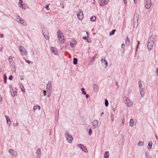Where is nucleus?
Returning a JSON list of instances; mask_svg holds the SVG:
<instances>
[{"label": "nucleus", "instance_id": "obj_14", "mask_svg": "<svg viewBox=\"0 0 158 158\" xmlns=\"http://www.w3.org/2000/svg\"><path fill=\"white\" fill-rule=\"evenodd\" d=\"M36 154L37 158H40L41 155V151L40 148H38L36 150Z\"/></svg>", "mask_w": 158, "mask_h": 158}, {"label": "nucleus", "instance_id": "obj_50", "mask_svg": "<svg viewBox=\"0 0 158 158\" xmlns=\"http://www.w3.org/2000/svg\"><path fill=\"white\" fill-rule=\"evenodd\" d=\"M13 125L14 126H17L18 125V123H16L15 124H13Z\"/></svg>", "mask_w": 158, "mask_h": 158}, {"label": "nucleus", "instance_id": "obj_40", "mask_svg": "<svg viewBox=\"0 0 158 158\" xmlns=\"http://www.w3.org/2000/svg\"><path fill=\"white\" fill-rule=\"evenodd\" d=\"M92 133V130L91 129H89V133H88V134L89 135H91Z\"/></svg>", "mask_w": 158, "mask_h": 158}, {"label": "nucleus", "instance_id": "obj_56", "mask_svg": "<svg viewBox=\"0 0 158 158\" xmlns=\"http://www.w3.org/2000/svg\"><path fill=\"white\" fill-rule=\"evenodd\" d=\"M115 84H116V85H117V86H118V87H119L118 85V83H117V82H116L115 83Z\"/></svg>", "mask_w": 158, "mask_h": 158}, {"label": "nucleus", "instance_id": "obj_46", "mask_svg": "<svg viewBox=\"0 0 158 158\" xmlns=\"http://www.w3.org/2000/svg\"><path fill=\"white\" fill-rule=\"evenodd\" d=\"M51 93H47V96L48 97H49L51 95Z\"/></svg>", "mask_w": 158, "mask_h": 158}, {"label": "nucleus", "instance_id": "obj_9", "mask_svg": "<svg viewBox=\"0 0 158 158\" xmlns=\"http://www.w3.org/2000/svg\"><path fill=\"white\" fill-rule=\"evenodd\" d=\"M77 15L79 20H81L83 18V14L81 10H80L77 13Z\"/></svg>", "mask_w": 158, "mask_h": 158}, {"label": "nucleus", "instance_id": "obj_4", "mask_svg": "<svg viewBox=\"0 0 158 158\" xmlns=\"http://www.w3.org/2000/svg\"><path fill=\"white\" fill-rule=\"evenodd\" d=\"M65 135L67 142L69 143H71L73 139L72 135L67 131L65 132Z\"/></svg>", "mask_w": 158, "mask_h": 158}, {"label": "nucleus", "instance_id": "obj_2", "mask_svg": "<svg viewBox=\"0 0 158 158\" xmlns=\"http://www.w3.org/2000/svg\"><path fill=\"white\" fill-rule=\"evenodd\" d=\"M58 39L59 43H63L64 42V37L62 33L60 30H58L57 32Z\"/></svg>", "mask_w": 158, "mask_h": 158}, {"label": "nucleus", "instance_id": "obj_28", "mask_svg": "<svg viewBox=\"0 0 158 158\" xmlns=\"http://www.w3.org/2000/svg\"><path fill=\"white\" fill-rule=\"evenodd\" d=\"M134 122L133 119H131V120H130V123H129L130 126L131 127L133 126L134 125Z\"/></svg>", "mask_w": 158, "mask_h": 158}, {"label": "nucleus", "instance_id": "obj_33", "mask_svg": "<svg viewBox=\"0 0 158 158\" xmlns=\"http://www.w3.org/2000/svg\"><path fill=\"white\" fill-rule=\"evenodd\" d=\"M73 64L74 65L77 64V59L76 58H74L73 59Z\"/></svg>", "mask_w": 158, "mask_h": 158}, {"label": "nucleus", "instance_id": "obj_22", "mask_svg": "<svg viewBox=\"0 0 158 158\" xmlns=\"http://www.w3.org/2000/svg\"><path fill=\"white\" fill-rule=\"evenodd\" d=\"M52 84L51 81H49L47 84V85L46 88H49L50 89H52Z\"/></svg>", "mask_w": 158, "mask_h": 158}, {"label": "nucleus", "instance_id": "obj_44", "mask_svg": "<svg viewBox=\"0 0 158 158\" xmlns=\"http://www.w3.org/2000/svg\"><path fill=\"white\" fill-rule=\"evenodd\" d=\"M44 36L45 39H46V40H48L49 39V36H47V35H46V36H45V35L44 34Z\"/></svg>", "mask_w": 158, "mask_h": 158}, {"label": "nucleus", "instance_id": "obj_18", "mask_svg": "<svg viewBox=\"0 0 158 158\" xmlns=\"http://www.w3.org/2000/svg\"><path fill=\"white\" fill-rule=\"evenodd\" d=\"M5 117L6 119L7 123L9 124V126H10L11 124V122L10 118L7 115H6Z\"/></svg>", "mask_w": 158, "mask_h": 158}, {"label": "nucleus", "instance_id": "obj_43", "mask_svg": "<svg viewBox=\"0 0 158 158\" xmlns=\"http://www.w3.org/2000/svg\"><path fill=\"white\" fill-rule=\"evenodd\" d=\"M137 42H138V44L137 45V46L136 48H135V50H136V51L138 48V47H139V41H137Z\"/></svg>", "mask_w": 158, "mask_h": 158}, {"label": "nucleus", "instance_id": "obj_58", "mask_svg": "<svg viewBox=\"0 0 158 158\" xmlns=\"http://www.w3.org/2000/svg\"><path fill=\"white\" fill-rule=\"evenodd\" d=\"M103 114V112H102L100 115L101 116H102Z\"/></svg>", "mask_w": 158, "mask_h": 158}, {"label": "nucleus", "instance_id": "obj_1", "mask_svg": "<svg viewBox=\"0 0 158 158\" xmlns=\"http://www.w3.org/2000/svg\"><path fill=\"white\" fill-rule=\"evenodd\" d=\"M154 38L152 36L148 39L147 44V47L149 51L151 50L152 49L154 44Z\"/></svg>", "mask_w": 158, "mask_h": 158}, {"label": "nucleus", "instance_id": "obj_3", "mask_svg": "<svg viewBox=\"0 0 158 158\" xmlns=\"http://www.w3.org/2000/svg\"><path fill=\"white\" fill-rule=\"evenodd\" d=\"M8 60L10 65L11 67V69L13 72H15L16 70L15 64L14 61L12 56H10L9 57Z\"/></svg>", "mask_w": 158, "mask_h": 158}, {"label": "nucleus", "instance_id": "obj_19", "mask_svg": "<svg viewBox=\"0 0 158 158\" xmlns=\"http://www.w3.org/2000/svg\"><path fill=\"white\" fill-rule=\"evenodd\" d=\"M52 92V89H50L49 88H46V91L43 90V93L44 96H45L46 92H47V93H51Z\"/></svg>", "mask_w": 158, "mask_h": 158}, {"label": "nucleus", "instance_id": "obj_42", "mask_svg": "<svg viewBox=\"0 0 158 158\" xmlns=\"http://www.w3.org/2000/svg\"><path fill=\"white\" fill-rule=\"evenodd\" d=\"M45 8L47 10H48L50 9L49 8V5H47Z\"/></svg>", "mask_w": 158, "mask_h": 158}, {"label": "nucleus", "instance_id": "obj_57", "mask_svg": "<svg viewBox=\"0 0 158 158\" xmlns=\"http://www.w3.org/2000/svg\"><path fill=\"white\" fill-rule=\"evenodd\" d=\"M155 136H156V139H158V137H157V136L156 135H155Z\"/></svg>", "mask_w": 158, "mask_h": 158}, {"label": "nucleus", "instance_id": "obj_61", "mask_svg": "<svg viewBox=\"0 0 158 158\" xmlns=\"http://www.w3.org/2000/svg\"><path fill=\"white\" fill-rule=\"evenodd\" d=\"M146 157H147V158H150V157H148V156L147 155H146Z\"/></svg>", "mask_w": 158, "mask_h": 158}, {"label": "nucleus", "instance_id": "obj_17", "mask_svg": "<svg viewBox=\"0 0 158 158\" xmlns=\"http://www.w3.org/2000/svg\"><path fill=\"white\" fill-rule=\"evenodd\" d=\"M50 49L52 53L55 55L57 54L58 52L56 48L53 47H51Z\"/></svg>", "mask_w": 158, "mask_h": 158}, {"label": "nucleus", "instance_id": "obj_48", "mask_svg": "<svg viewBox=\"0 0 158 158\" xmlns=\"http://www.w3.org/2000/svg\"><path fill=\"white\" fill-rule=\"evenodd\" d=\"M123 2H124V3L125 4H127V1H126V0H123Z\"/></svg>", "mask_w": 158, "mask_h": 158}, {"label": "nucleus", "instance_id": "obj_12", "mask_svg": "<svg viewBox=\"0 0 158 158\" xmlns=\"http://www.w3.org/2000/svg\"><path fill=\"white\" fill-rule=\"evenodd\" d=\"M19 6L20 7L23 9H25L27 7V6L25 4H23L22 0H19Z\"/></svg>", "mask_w": 158, "mask_h": 158}, {"label": "nucleus", "instance_id": "obj_20", "mask_svg": "<svg viewBox=\"0 0 158 158\" xmlns=\"http://www.w3.org/2000/svg\"><path fill=\"white\" fill-rule=\"evenodd\" d=\"M109 0H104V2H100V5L101 6H104V5H107L109 2Z\"/></svg>", "mask_w": 158, "mask_h": 158}, {"label": "nucleus", "instance_id": "obj_11", "mask_svg": "<svg viewBox=\"0 0 158 158\" xmlns=\"http://www.w3.org/2000/svg\"><path fill=\"white\" fill-rule=\"evenodd\" d=\"M78 148H81L83 151L85 153L88 152L87 150L85 147L82 144H79L77 146Z\"/></svg>", "mask_w": 158, "mask_h": 158}, {"label": "nucleus", "instance_id": "obj_60", "mask_svg": "<svg viewBox=\"0 0 158 158\" xmlns=\"http://www.w3.org/2000/svg\"><path fill=\"white\" fill-rule=\"evenodd\" d=\"M136 0H134V2L135 3H136V2H135V1H136Z\"/></svg>", "mask_w": 158, "mask_h": 158}, {"label": "nucleus", "instance_id": "obj_45", "mask_svg": "<svg viewBox=\"0 0 158 158\" xmlns=\"http://www.w3.org/2000/svg\"><path fill=\"white\" fill-rule=\"evenodd\" d=\"M12 79H13V77H12V76H11V75H10V76H9V80H11Z\"/></svg>", "mask_w": 158, "mask_h": 158}, {"label": "nucleus", "instance_id": "obj_6", "mask_svg": "<svg viewBox=\"0 0 158 158\" xmlns=\"http://www.w3.org/2000/svg\"><path fill=\"white\" fill-rule=\"evenodd\" d=\"M125 103L127 107H131L133 105L132 102L127 97L125 98Z\"/></svg>", "mask_w": 158, "mask_h": 158}, {"label": "nucleus", "instance_id": "obj_32", "mask_svg": "<svg viewBox=\"0 0 158 158\" xmlns=\"http://www.w3.org/2000/svg\"><path fill=\"white\" fill-rule=\"evenodd\" d=\"M116 31V30L114 29L112 30L111 32H110L109 33L110 36H111L114 34L115 31Z\"/></svg>", "mask_w": 158, "mask_h": 158}, {"label": "nucleus", "instance_id": "obj_23", "mask_svg": "<svg viewBox=\"0 0 158 158\" xmlns=\"http://www.w3.org/2000/svg\"><path fill=\"white\" fill-rule=\"evenodd\" d=\"M101 62L102 64H104L106 66H107V62L105 59L104 58H102L101 60Z\"/></svg>", "mask_w": 158, "mask_h": 158}, {"label": "nucleus", "instance_id": "obj_37", "mask_svg": "<svg viewBox=\"0 0 158 158\" xmlns=\"http://www.w3.org/2000/svg\"><path fill=\"white\" fill-rule=\"evenodd\" d=\"M96 56V55H95L94 57H93L90 61V62H94Z\"/></svg>", "mask_w": 158, "mask_h": 158}, {"label": "nucleus", "instance_id": "obj_13", "mask_svg": "<svg viewBox=\"0 0 158 158\" xmlns=\"http://www.w3.org/2000/svg\"><path fill=\"white\" fill-rule=\"evenodd\" d=\"M98 121L97 120H94L92 123L93 125L92 128L95 129L98 126Z\"/></svg>", "mask_w": 158, "mask_h": 158}, {"label": "nucleus", "instance_id": "obj_24", "mask_svg": "<svg viewBox=\"0 0 158 158\" xmlns=\"http://www.w3.org/2000/svg\"><path fill=\"white\" fill-rule=\"evenodd\" d=\"M109 152H106L104 154V158H109Z\"/></svg>", "mask_w": 158, "mask_h": 158}, {"label": "nucleus", "instance_id": "obj_55", "mask_svg": "<svg viewBox=\"0 0 158 158\" xmlns=\"http://www.w3.org/2000/svg\"><path fill=\"white\" fill-rule=\"evenodd\" d=\"M83 39L84 40H86V36H84L83 37Z\"/></svg>", "mask_w": 158, "mask_h": 158}, {"label": "nucleus", "instance_id": "obj_35", "mask_svg": "<svg viewBox=\"0 0 158 158\" xmlns=\"http://www.w3.org/2000/svg\"><path fill=\"white\" fill-rule=\"evenodd\" d=\"M143 143H144L143 142L140 141L138 143V144L139 146H143Z\"/></svg>", "mask_w": 158, "mask_h": 158}, {"label": "nucleus", "instance_id": "obj_29", "mask_svg": "<svg viewBox=\"0 0 158 158\" xmlns=\"http://www.w3.org/2000/svg\"><path fill=\"white\" fill-rule=\"evenodd\" d=\"M20 89H21L22 91L23 92H25V89L23 85L20 84Z\"/></svg>", "mask_w": 158, "mask_h": 158}, {"label": "nucleus", "instance_id": "obj_52", "mask_svg": "<svg viewBox=\"0 0 158 158\" xmlns=\"http://www.w3.org/2000/svg\"><path fill=\"white\" fill-rule=\"evenodd\" d=\"M0 37L1 38H2L3 37V35L2 34H1L0 35Z\"/></svg>", "mask_w": 158, "mask_h": 158}, {"label": "nucleus", "instance_id": "obj_31", "mask_svg": "<svg viewBox=\"0 0 158 158\" xmlns=\"http://www.w3.org/2000/svg\"><path fill=\"white\" fill-rule=\"evenodd\" d=\"M90 20L92 22H94L96 19V17L95 16H93L90 18Z\"/></svg>", "mask_w": 158, "mask_h": 158}, {"label": "nucleus", "instance_id": "obj_7", "mask_svg": "<svg viewBox=\"0 0 158 158\" xmlns=\"http://www.w3.org/2000/svg\"><path fill=\"white\" fill-rule=\"evenodd\" d=\"M16 20L18 22L20 23L21 24L24 26H26L27 25L26 22L19 16H17Z\"/></svg>", "mask_w": 158, "mask_h": 158}, {"label": "nucleus", "instance_id": "obj_8", "mask_svg": "<svg viewBox=\"0 0 158 158\" xmlns=\"http://www.w3.org/2000/svg\"><path fill=\"white\" fill-rule=\"evenodd\" d=\"M145 7L147 9H150L152 6L151 0H145Z\"/></svg>", "mask_w": 158, "mask_h": 158}, {"label": "nucleus", "instance_id": "obj_59", "mask_svg": "<svg viewBox=\"0 0 158 158\" xmlns=\"http://www.w3.org/2000/svg\"><path fill=\"white\" fill-rule=\"evenodd\" d=\"M114 118L113 117H111V119L112 121L114 120Z\"/></svg>", "mask_w": 158, "mask_h": 158}, {"label": "nucleus", "instance_id": "obj_47", "mask_svg": "<svg viewBox=\"0 0 158 158\" xmlns=\"http://www.w3.org/2000/svg\"><path fill=\"white\" fill-rule=\"evenodd\" d=\"M124 122H125V118H123V119L122 121V123L123 125L124 124Z\"/></svg>", "mask_w": 158, "mask_h": 158}, {"label": "nucleus", "instance_id": "obj_21", "mask_svg": "<svg viewBox=\"0 0 158 158\" xmlns=\"http://www.w3.org/2000/svg\"><path fill=\"white\" fill-rule=\"evenodd\" d=\"M76 42L75 40H72L70 41V45L72 48H73Z\"/></svg>", "mask_w": 158, "mask_h": 158}, {"label": "nucleus", "instance_id": "obj_64", "mask_svg": "<svg viewBox=\"0 0 158 158\" xmlns=\"http://www.w3.org/2000/svg\"><path fill=\"white\" fill-rule=\"evenodd\" d=\"M86 34H87V35H88V33H87V32H86Z\"/></svg>", "mask_w": 158, "mask_h": 158}, {"label": "nucleus", "instance_id": "obj_39", "mask_svg": "<svg viewBox=\"0 0 158 158\" xmlns=\"http://www.w3.org/2000/svg\"><path fill=\"white\" fill-rule=\"evenodd\" d=\"M7 77L5 75H4V82L6 83Z\"/></svg>", "mask_w": 158, "mask_h": 158}, {"label": "nucleus", "instance_id": "obj_15", "mask_svg": "<svg viewBox=\"0 0 158 158\" xmlns=\"http://www.w3.org/2000/svg\"><path fill=\"white\" fill-rule=\"evenodd\" d=\"M139 18V17L138 14H135L134 16V21L135 22V23H136L137 24H138Z\"/></svg>", "mask_w": 158, "mask_h": 158}, {"label": "nucleus", "instance_id": "obj_25", "mask_svg": "<svg viewBox=\"0 0 158 158\" xmlns=\"http://www.w3.org/2000/svg\"><path fill=\"white\" fill-rule=\"evenodd\" d=\"M130 43V40L129 39L128 37H126V44L127 45L129 46Z\"/></svg>", "mask_w": 158, "mask_h": 158}, {"label": "nucleus", "instance_id": "obj_26", "mask_svg": "<svg viewBox=\"0 0 158 158\" xmlns=\"http://www.w3.org/2000/svg\"><path fill=\"white\" fill-rule=\"evenodd\" d=\"M152 141H149L148 143V148L150 149H151L152 147Z\"/></svg>", "mask_w": 158, "mask_h": 158}, {"label": "nucleus", "instance_id": "obj_5", "mask_svg": "<svg viewBox=\"0 0 158 158\" xmlns=\"http://www.w3.org/2000/svg\"><path fill=\"white\" fill-rule=\"evenodd\" d=\"M18 48L22 56H26L27 55V52L24 47L21 45H19V46Z\"/></svg>", "mask_w": 158, "mask_h": 158}, {"label": "nucleus", "instance_id": "obj_49", "mask_svg": "<svg viewBox=\"0 0 158 158\" xmlns=\"http://www.w3.org/2000/svg\"><path fill=\"white\" fill-rule=\"evenodd\" d=\"M26 61L27 63H28V64H29L30 63V61L28 60H26Z\"/></svg>", "mask_w": 158, "mask_h": 158}, {"label": "nucleus", "instance_id": "obj_51", "mask_svg": "<svg viewBox=\"0 0 158 158\" xmlns=\"http://www.w3.org/2000/svg\"><path fill=\"white\" fill-rule=\"evenodd\" d=\"M2 96L0 95V102H2Z\"/></svg>", "mask_w": 158, "mask_h": 158}, {"label": "nucleus", "instance_id": "obj_16", "mask_svg": "<svg viewBox=\"0 0 158 158\" xmlns=\"http://www.w3.org/2000/svg\"><path fill=\"white\" fill-rule=\"evenodd\" d=\"M93 89L95 92L97 93L98 91L99 87L96 84L93 85Z\"/></svg>", "mask_w": 158, "mask_h": 158}, {"label": "nucleus", "instance_id": "obj_62", "mask_svg": "<svg viewBox=\"0 0 158 158\" xmlns=\"http://www.w3.org/2000/svg\"><path fill=\"white\" fill-rule=\"evenodd\" d=\"M20 79L21 80H23V78H20Z\"/></svg>", "mask_w": 158, "mask_h": 158}, {"label": "nucleus", "instance_id": "obj_63", "mask_svg": "<svg viewBox=\"0 0 158 158\" xmlns=\"http://www.w3.org/2000/svg\"><path fill=\"white\" fill-rule=\"evenodd\" d=\"M46 31L47 32V33H48V31Z\"/></svg>", "mask_w": 158, "mask_h": 158}, {"label": "nucleus", "instance_id": "obj_34", "mask_svg": "<svg viewBox=\"0 0 158 158\" xmlns=\"http://www.w3.org/2000/svg\"><path fill=\"white\" fill-rule=\"evenodd\" d=\"M139 88L140 91L141 90H144L143 88V86L142 85V84H140L139 83Z\"/></svg>", "mask_w": 158, "mask_h": 158}, {"label": "nucleus", "instance_id": "obj_36", "mask_svg": "<svg viewBox=\"0 0 158 158\" xmlns=\"http://www.w3.org/2000/svg\"><path fill=\"white\" fill-rule=\"evenodd\" d=\"M105 106L106 107H107L108 106V102L106 99H105Z\"/></svg>", "mask_w": 158, "mask_h": 158}, {"label": "nucleus", "instance_id": "obj_10", "mask_svg": "<svg viewBox=\"0 0 158 158\" xmlns=\"http://www.w3.org/2000/svg\"><path fill=\"white\" fill-rule=\"evenodd\" d=\"M8 152L12 156H18V154L17 152L12 149H9V150Z\"/></svg>", "mask_w": 158, "mask_h": 158}, {"label": "nucleus", "instance_id": "obj_53", "mask_svg": "<svg viewBox=\"0 0 158 158\" xmlns=\"http://www.w3.org/2000/svg\"><path fill=\"white\" fill-rule=\"evenodd\" d=\"M85 95H85V97H86V98H89V95H88V94H85Z\"/></svg>", "mask_w": 158, "mask_h": 158}, {"label": "nucleus", "instance_id": "obj_30", "mask_svg": "<svg viewBox=\"0 0 158 158\" xmlns=\"http://www.w3.org/2000/svg\"><path fill=\"white\" fill-rule=\"evenodd\" d=\"M40 107L39 106H35L33 108L34 110H35L37 109H38L39 110H40Z\"/></svg>", "mask_w": 158, "mask_h": 158}, {"label": "nucleus", "instance_id": "obj_38", "mask_svg": "<svg viewBox=\"0 0 158 158\" xmlns=\"http://www.w3.org/2000/svg\"><path fill=\"white\" fill-rule=\"evenodd\" d=\"M81 90L82 91V94H84L85 95L86 94V92L84 91V89L83 88H82L81 89Z\"/></svg>", "mask_w": 158, "mask_h": 158}, {"label": "nucleus", "instance_id": "obj_41", "mask_svg": "<svg viewBox=\"0 0 158 158\" xmlns=\"http://www.w3.org/2000/svg\"><path fill=\"white\" fill-rule=\"evenodd\" d=\"M124 46H125V44H122L121 45V47L122 48H123V52H124V50H125Z\"/></svg>", "mask_w": 158, "mask_h": 158}, {"label": "nucleus", "instance_id": "obj_54", "mask_svg": "<svg viewBox=\"0 0 158 158\" xmlns=\"http://www.w3.org/2000/svg\"><path fill=\"white\" fill-rule=\"evenodd\" d=\"M156 72L157 73V75H158V68L156 69Z\"/></svg>", "mask_w": 158, "mask_h": 158}, {"label": "nucleus", "instance_id": "obj_27", "mask_svg": "<svg viewBox=\"0 0 158 158\" xmlns=\"http://www.w3.org/2000/svg\"><path fill=\"white\" fill-rule=\"evenodd\" d=\"M141 96L143 97L144 95L145 92L144 90L140 91Z\"/></svg>", "mask_w": 158, "mask_h": 158}]
</instances>
